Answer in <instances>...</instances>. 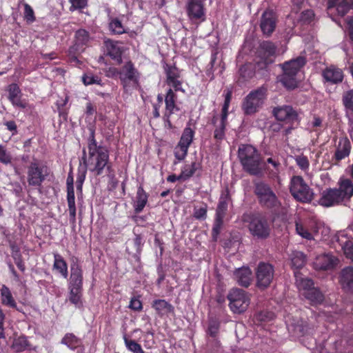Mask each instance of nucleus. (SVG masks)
<instances>
[{"label":"nucleus","mask_w":353,"mask_h":353,"mask_svg":"<svg viewBox=\"0 0 353 353\" xmlns=\"http://www.w3.org/2000/svg\"><path fill=\"white\" fill-rule=\"evenodd\" d=\"M0 162L6 165L12 163L11 155L7 152L6 150L1 145H0Z\"/></svg>","instance_id":"bf43d9fd"},{"label":"nucleus","mask_w":353,"mask_h":353,"mask_svg":"<svg viewBox=\"0 0 353 353\" xmlns=\"http://www.w3.org/2000/svg\"><path fill=\"white\" fill-rule=\"evenodd\" d=\"M68 99L65 97L63 100V103L61 105H58V112L60 118L63 119V121H66L68 119V112L65 110L63 109V107L68 103Z\"/></svg>","instance_id":"e2e57ef3"},{"label":"nucleus","mask_w":353,"mask_h":353,"mask_svg":"<svg viewBox=\"0 0 353 353\" xmlns=\"http://www.w3.org/2000/svg\"><path fill=\"white\" fill-rule=\"evenodd\" d=\"M353 10V0H327V10L336 11L339 16H345L350 10Z\"/></svg>","instance_id":"aec40b11"},{"label":"nucleus","mask_w":353,"mask_h":353,"mask_svg":"<svg viewBox=\"0 0 353 353\" xmlns=\"http://www.w3.org/2000/svg\"><path fill=\"white\" fill-rule=\"evenodd\" d=\"M188 152V148L177 145L174 149V157L179 161H183L186 157Z\"/></svg>","instance_id":"13d9d810"},{"label":"nucleus","mask_w":353,"mask_h":353,"mask_svg":"<svg viewBox=\"0 0 353 353\" xmlns=\"http://www.w3.org/2000/svg\"><path fill=\"white\" fill-rule=\"evenodd\" d=\"M296 285L299 290L303 291V293H307L309 290L314 287V282L312 279L307 277H303L299 273H295Z\"/></svg>","instance_id":"f704fd0d"},{"label":"nucleus","mask_w":353,"mask_h":353,"mask_svg":"<svg viewBox=\"0 0 353 353\" xmlns=\"http://www.w3.org/2000/svg\"><path fill=\"white\" fill-rule=\"evenodd\" d=\"M339 188H327L323 190L319 203L324 207L339 205L345 201H350L353 196V183L349 179H341Z\"/></svg>","instance_id":"7ed1b4c3"},{"label":"nucleus","mask_w":353,"mask_h":353,"mask_svg":"<svg viewBox=\"0 0 353 353\" xmlns=\"http://www.w3.org/2000/svg\"><path fill=\"white\" fill-rule=\"evenodd\" d=\"M224 92H225V95H224L225 99H224L223 105L222 106L220 121L219 123L225 124L227 125H228V116L229 114L228 110H229L230 104L232 97V91L231 90L228 89L226 90H224Z\"/></svg>","instance_id":"473e14b6"},{"label":"nucleus","mask_w":353,"mask_h":353,"mask_svg":"<svg viewBox=\"0 0 353 353\" xmlns=\"http://www.w3.org/2000/svg\"><path fill=\"white\" fill-rule=\"evenodd\" d=\"M342 249L345 256L353 261V241H346L342 245Z\"/></svg>","instance_id":"6e6d98bb"},{"label":"nucleus","mask_w":353,"mask_h":353,"mask_svg":"<svg viewBox=\"0 0 353 353\" xmlns=\"http://www.w3.org/2000/svg\"><path fill=\"white\" fill-rule=\"evenodd\" d=\"M226 125L219 123L214 126V139L216 143H221L225 137Z\"/></svg>","instance_id":"09e8293b"},{"label":"nucleus","mask_w":353,"mask_h":353,"mask_svg":"<svg viewBox=\"0 0 353 353\" xmlns=\"http://www.w3.org/2000/svg\"><path fill=\"white\" fill-rule=\"evenodd\" d=\"M68 287L83 288V270L77 259L70 265V276Z\"/></svg>","instance_id":"b1692460"},{"label":"nucleus","mask_w":353,"mask_h":353,"mask_svg":"<svg viewBox=\"0 0 353 353\" xmlns=\"http://www.w3.org/2000/svg\"><path fill=\"white\" fill-rule=\"evenodd\" d=\"M228 299L230 301L229 306L230 310L236 314L244 312L249 304L250 297L245 291L241 289H232L228 294Z\"/></svg>","instance_id":"f8f14e48"},{"label":"nucleus","mask_w":353,"mask_h":353,"mask_svg":"<svg viewBox=\"0 0 353 353\" xmlns=\"http://www.w3.org/2000/svg\"><path fill=\"white\" fill-rule=\"evenodd\" d=\"M208 205L204 202H198L194 205L193 216L196 219H205L207 216Z\"/></svg>","instance_id":"79ce46f5"},{"label":"nucleus","mask_w":353,"mask_h":353,"mask_svg":"<svg viewBox=\"0 0 353 353\" xmlns=\"http://www.w3.org/2000/svg\"><path fill=\"white\" fill-rule=\"evenodd\" d=\"M24 16L28 21L33 22L35 21L34 10L28 3L24 5Z\"/></svg>","instance_id":"052dcab7"},{"label":"nucleus","mask_w":353,"mask_h":353,"mask_svg":"<svg viewBox=\"0 0 353 353\" xmlns=\"http://www.w3.org/2000/svg\"><path fill=\"white\" fill-rule=\"evenodd\" d=\"M152 307L159 316L168 315L174 312V307L164 299H156L153 301Z\"/></svg>","instance_id":"2f4dec72"},{"label":"nucleus","mask_w":353,"mask_h":353,"mask_svg":"<svg viewBox=\"0 0 353 353\" xmlns=\"http://www.w3.org/2000/svg\"><path fill=\"white\" fill-rule=\"evenodd\" d=\"M166 83L180 78L179 70L175 66H168L165 70Z\"/></svg>","instance_id":"864d4df0"},{"label":"nucleus","mask_w":353,"mask_h":353,"mask_svg":"<svg viewBox=\"0 0 353 353\" xmlns=\"http://www.w3.org/2000/svg\"><path fill=\"white\" fill-rule=\"evenodd\" d=\"M296 163L297 165L302 170H307L309 168L310 166V162L306 156L304 155H299L297 156L295 158Z\"/></svg>","instance_id":"4d7b16f0"},{"label":"nucleus","mask_w":353,"mask_h":353,"mask_svg":"<svg viewBox=\"0 0 353 353\" xmlns=\"http://www.w3.org/2000/svg\"><path fill=\"white\" fill-rule=\"evenodd\" d=\"M343 103L347 112H353V90L347 91L343 94Z\"/></svg>","instance_id":"8fccbe9b"},{"label":"nucleus","mask_w":353,"mask_h":353,"mask_svg":"<svg viewBox=\"0 0 353 353\" xmlns=\"http://www.w3.org/2000/svg\"><path fill=\"white\" fill-rule=\"evenodd\" d=\"M90 132L87 139L88 155L85 149L83 150L82 161L88 170L97 176L101 175L104 170L108 176H114L112 163L110 160L108 149L102 145H98L95 139V128L93 125L88 127Z\"/></svg>","instance_id":"f257e3e1"},{"label":"nucleus","mask_w":353,"mask_h":353,"mask_svg":"<svg viewBox=\"0 0 353 353\" xmlns=\"http://www.w3.org/2000/svg\"><path fill=\"white\" fill-rule=\"evenodd\" d=\"M232 199L230 193V190L226 186L222 191L219 199L216 210L215 221H223L225 218L228 208V205L231 202Z\"/></svg>","instance_id":"6ab92c4d"},{"label":"nucleus","mask_w":353,"mask_h":353,"mask_svg":"<svg viewBox=\"0 0 353 353\" xmlns=\"http://www.w3.org/2000/svg\"><path fill=\"white\" fill-rule=\"evenodd\" d=\"M53 267L56 269L61 276L66 279L68 276V265L63 258L59 254H54Z\"/></svg>","instance_id":"e433bc0d"},{"label":"nucleus","mask_w":353,"mask_h":353,"mask_svg":"<svg viewBox=\"0 0 353 353\" xmlns=\"http://www.w3.org/2000/svg\"><path fill=\"white\" fill-rule=\"evenodd\" d=\"M0 298L2 305L8 307L14 308L17 310L20 311V310L17 307V302L13 297L10 290L6 285H3L1 288Z\"/></svg>","instance_id":"7c9ffc66"},{"label":"nucleus","mask_w":353,"mask_h":353,"mask_svg":"<svg viewBox=\"0 0 353 353\" xmlns=\"http://www.w3.org/2000/svg\"><path fill=\"white\" fill-rule=\"evenodd\" d=\"M276 49V46L270 41L260 43L256 54L265 67L274 61Z\"/></svg>","instance_id":"4468645a"},{"label":"nucleus","mask_w":353,"mask_h":353,"mask_svg":"<svg viewBox=\"0 0 353 353\" xmlns=\"http://www.w3.org/2000/svg\"><path fill=\"white\" fill-rule=\"evenodd\" d=\"M272 114L279 121L288 125L287 132L294 129L300 123L299 113L292 106L289 105H279L274 108Z\"/></svg>","instance_id":"9d476101"},{"label":"nucleus","mask_w":353,"mask_h":353,"mask_svg":"<svg viewBox=\"0 0 353 353\" xmlns=\"http://www.w3.org/2000/svg\"><path fill=\"white\" fill-rule=\"evenodd\" d=\"M108 27L112 34H122L126 32L121 21L117 17L110 19Z\"/></svg>","instance_id":"58836bf2"},{"label":"nucleus","mask_w":353,"mask_h":353,"mask_svg":"<svg viewBox=\"0 0 353 353\" xmlns=\"http://www.w3.org/2000/svg\"><path fill=\"white\" fill-rule=\"evenodd\" d=\"M303 222H296V230L297 233L304 239L310 240L313 238L312 234L303 225Z\"/></svg>","instance_id":"5fc2aeb1"},{"label":"nucleus","mask_w":353,"mask_h":353,"mask_svg":"<svg viewBox=\"0 0 353 353\" xmlns=\"http://www.w3.org/2000/svg\"><path fill=\"white\" fill-rule=\"evenodd\" d=\"M28 342L26 337L20 336L15 339L12 345V348L17 352H23L27 349Z\"/></svg>","instance_id":"de8ad7c7"},{"label":"nucleus","mask_w":353,"mask_h":353,"mask_svg":"<svg viewBox=\"0 0 353 353\" xmlns=\"http://www.w3.org/2000/svg\"><path fill=\"white\" fill-rule=\"evenodd\" d=\"M199 168L201 165L196 161L192 162L190 165H185L181 169V176H183V181H185L192 176Z\"/></svg>","instance_id":"a19ab883"},{"label":"nucleus","mask_w":353,"mask_h":353,"mask_svg":"<svg viewBox=\"0 0 353 353\" xmlns=\"http://www.w3.org/2000/svg\"><path fill=\"white\" fill-rule=\"evenodd\" d=\"M129 307L134 311H141L143 308L142 303L139 299L133 297L130 300Z\"/></svg>","instance_id":"69168bd1"},{"label":"nucleus","mask_w":353,"mask_h":353,"mask_svg":"<svg viewBox=\"0 0 353 353\" xmlns=\"http://www.w3.org/2000/svg\"><path fill=\"white\" fill-rule=\"evenodd\" d=\"M168 85L172 87L171 88L174 90V92L181 91L184 92L185 90L182 88V81L179 80V79H176L174 80L168 81L166 83Z\"/></svg>","instance_id":"680f3d73"},{"label":"nucleus","mask_w":353,"mask_h":353,"mask_svg":"<svg viewBox=\"0 0 353 353\" xmlns=\"http://www.w3.org/2000/svg\"><path fill=\"white\" fill-rule=\"evenodd\" d=\"M266 96L267 88L263 86L251 91L242 102L241 108L243 113L252 115L257 112L262 107Z\"/></svg>","instance_id":"0eeeda50"},{"label":"nucleus","mask_w":353,"mask_h":353,"mask_svg":"<svg viewBox=\"0 0 353 353\" xmlns=\"http://www.w3.org/2000/svg\"><path fill=\"white\" fill-rule=\"evenodd\" d=\"M69 289V300L76 306L81 305V296L83 288L68 287Z\"/></svg>","instance_id":"ea45409f"},{"label":"nucleus","mask_w":353,"mask_h":353,"mask_svg":"<svg viewBox=\"0 0 353 353\" xmlns=\"http://www.w3.org/2000/svg\"><path fill=\"white\" fill-rule=\"evenodd\" d=\"M85 174H86L85 170H84L81 173H80L79 172V174L77 177V181H76L77 189V190H79L80 192L82 191V185H83V183L85 179Z\"/></svg>","instance_id":"774afa93"},{"label":"nucleus","mask_w":353,"mask_h":353,"mask_svg":"<svg viewBox=\"0 0 353 353\" xmlns=\"http://www.w3.org/2000/svg\"><path fill=\"white\" fill-rule=\"evenodd\" d=\"M255 75V69L254 66L250 64H245L239 69V77L237 80V83L239 86L245 85L246 83L254 77Z\"/></svg>","instance_id":"c756f323"},{"label":"nucleus","mask_w":353,"mask_h":353,"mask_svg":"<svg viewBox=\"0 0 353 353\" xmlns=\"http://www.w3.org/2000/svg\"><path fill=\"white\" fill-rule=\"evenodd\" d=\"M249 230L254 236L264 239L270 234L268 222H250Z\"/></svg>","instance_id":"bb28decb"},{"label":"nucleus","mask_w":353,"mask_h":353,"mask_svg":"<svg viewBox=\"0 0 353 353\" xmlns=\"http://www.w3.org/2000/svg\"><path fill=\"white\" fill-rule=\"evenodd\" d=\"M186 12L190 20L194 23L205 21V10L203 0H188Z\"/></svg>","instance_id":"ddd939ff"},{"label":"nucleus","mask_w":353,"mask_h":353,"mask_svg":"<svg viewBox=\"0 0 353 353\" xmlns=\"http://www.w3.org/2000/svg\"><path fill=\"white\" fill-rule=\"evenodd\" d=\"M307 63L306 58L299 56L295 59L280 64L282 74L278 76V81L288 90H293L299 85L297 74Z\"/></svg>","instance_id":"39448f33"},{"label":"nucleus","mask_w":353,"mask_h":353,"mask_svg":"<svg viewBox=\"0 0 353 353\" xmlns=\"http://www.w3.org/2000/svg\"><path fill=\"white\" fill-rule=\"evenodd\" d=\"M238 158L243 170L252 176H259L263 172L262 157L259 150L250 144L239 147Z\"/></svg>","instance_id":"20e7f679"},{"label":"nucleus","mask_w":353,"mask_h":353,"mask_svg":"<svg viewBox=\"0 0 353 353\" xmlns=\"http://www.w3.org/2000/svg\"><path fill=\"white\" fill-rule=\"evenodd\" d=\"M105 54L110 57L117 65L122 63V55L124 52L123 47L121 46L119 41H114L111 39L105 41Z\"/></svg>","instance_id":"a211bd4d"},{"label":"nucleus","mask_w":353,"mask_h":353,"mask_svg":"<svg viewBox=\"0 0 353 353\" xmlns=\"http://www.w3.org/2000/svg\"><path fill=\"white\" fill-rule=\"evenodd\" d=\"M123 341L127 350L132 353H145L140 344L124 335Z\"/></svg>","instance_id":"a18cd8bd"},{"label":"nucleus","mask_w":353,"mask_h":353,"mask_svg":"<svg viewBox=\"0 0 353 353\" xmlns=\"http://www.w3.org/2000/svg\"><path fill=\"white\" fill-rule=\"evenodd\" d=\"M277 19L275 13L272 10H265L260 19V28L267 37L272 35L276 29Z\"/></svg>","instance_id":"dca6fc26"},{"label":"nucleus","mask_w":353,"mask_h":353,"mask_svg":"<svg viewBox=\"0 0 353 353\" xmlns=\"http://www.w3.org/2000/svg\"><path fill=\"white\" fill-rule=\"evenodd\" d=\"M83 83L88 86L93 84H97L103 86L104 83L102 82L101 77L95 75L92 72H86L82 76Z\"/></svg>","instance_id":"37998d69"},{"label":"nucleus","mask_w":353,"mask_h":353,"mask_svg":"<svg viewBox=\"0 0 353 353\" xmlns=\"http://www.w3.org/2000/svg\"><path fill=\"white\" fill-rule=\"evenodd\" d=\"M234 277L239 285L247 288L252 281V273L249 268L243 267L234 272Z\"/></svg>","instance_id":"cd10ccee"},{"label":"nucleus","mask_w":353,"mask_h":353,"mask_svg":"<svg viewBox=\"0 0 353 353\" xmlns=\"http://www.w3.org/2000/svg\"><path fill=\"white\" fill-rule=\"evenodd\" d=\"M274 267L268 263L261 262L256 271V284L259 288H267L271 283L274 277Z\"/></svg>","instance_id":"2eb2a0df"},{"label":"nucleus","mask_w":353,"mask_h":353,"mask_svg":"<svg viewBox=\"0 0 353 353\" xmlns=\"http://www.w3.org/2000/svg\"><path fill=\"white\" fill-rule=\"evenodd\" d=\"M290 258L292 267L296 269L302 268L306 263V256L302 252L294 251Z\"/></svg>","instance_id":"4c0bfd02"},{"label":"nucleus","mask_w":353,"mask_h":353,"mask_svg":"<svg viewBox=\"0 0 353 353\" xmlns=\"http://www.w3.org/2000/svg\"><path fill=\"white\" fill-rule=\"evenodd\" d=\"M253 192L259 204L274 214H283L285 209L271 186L263 181L253 182Z\"/></svg>","instance_id":"f03ea898"},{"label":"nucleus","mask_w":353,"mask_h":353,"mask_svg":"<svg viewBox=\"0 0 353 353\" xmlns=\"http://www.w3.org/2000/svg\"><path fill=\"white\" fill-rule=\"evenodd\" d=\"M165 110L163 115V120L165 127L171 130L174 128L172 120L176 115L177 119L179 118L178 112L181 110L180 107L176 104L177 95L172 88H169L164 98Z\"/></svg>","instance_id":"1a4fd4ad"},{"label":"nucleus","mask_w":353,"mask_h":353,"mask_svg":"<svg viewBox=\"0 0 353 353\" xmlns=\"http://www.w3.org/2000/svg\"><path fill=\"white\" fill-rule=\"evenodd\" d=\"M219 330V323L216 321H212L210 322L208 327V333L212 336L215 337Z\"/></svg>","instance_id":"0e129e2a"},{"label":"nucleus","mask_w":353,"mask_h":353,"mask_svg":"<svg viewBox=\"0 0 353 353\" xmlns=\"http://www.w3.org/2000/svg\"><path fill=\"white\" fill-rule=\"evenodd\" d=\"M303 296L306 299L310 301L312 305H318L321 303L324 300V296L318 288L314 286L309 290L307 293H303Z\"/></svg>","instance_id":"72a5a7b5"},{"label":"nucleus","mask_w":353,"mask_h":353,"mask_svg":"<svg viewBox=\"0 0 353 353\" xmlns=\"http://www.w3.org/2000/svg\"><path fill=\"white\" fill-rule=\"evenodd\" d=\"M109 71L112 73V76L119 75L121 85L125 91L139 85L140 73L132 61H126L119 69L110 68Z\"/></svg>","instance_id":"423d86ee"},{"label":"nucleus","mask_w":353,"mask_h":353,"mask_svg":"<svg viewBox=\"0 0 353 353\" xmlns=\"http://www.w3.org/2000/svg\"><path fill=\"white\" fill-rule=\"evenodd\" d=\"M314 17V14L313 11L311 10H307L301 13V21L304 23H309L313 20Z\"/></svg>","instance_id":"338daca9"},{"label":"nucleus","mask_w":353,"mask_h":353,"mask_svg":"<svg viewBox=\"0 0 353 353\" xmlns=\"http://www.w3.org/2000/svg\"><path fill=\"white\" fill-rule=\"evenodd\" d=\"M340 283L346 291L353 292V267L347 266L341 270Z\"/></svg>","instance_id":"a878e982"},{"label":"nucleus","mask_w":353,"mask_h":353,"mask_svg":"<svg viewBox=\"0 0 353 353\" xmlns=\"http://www.w3.org/2000/svg\"><path fill=\"white\" fill-rule=\"evenodd\" d=\"M289 330H292L294 332L295 334L298 336L304 335L307 332L306 325L303 324V322L300 324L297 323H291L288 325Z\"/></svg>","instance_id":"603ef678"},{"label":"nucleus","mask_w":353,"mask_h":353,"mask_svg":"<svg viewBox=\"0 0 353 353\" xmlns=\"http://www.w3.org/2000/svg\"><path fill=\"white\" fill-rule=\"evenodd\" d=\"M351 148L352 145L350 140L347 137H340L336 145V150L332 157V161L336 163L346 157H348L350 154Z\"/></svg>","instance_id":"4be33fe9"},{"label":"nucleus","mask_w":353,"mask_h":353,"mask_svg":"<svg viewBox=\"0 0 353 353\" xmlns=\"http://www.w3.org/2000/svg\"><path fill=\"white\" fill-rule=\"evenodd\" d=\"M322 77L325 82L330 84H337L343 81L344 74L341 68L334 65H330L326 67L322 71Z\"/></svg>","instance_id":"5701e85b"},{"label":"nucleus","mask_w":353,"mask_h":353,"mask_svg":"<svg viewBox=\"0 0 353 353\" xmlns=\"http://www.w3.org/2000/svg\"><path fill=\"white\" fill-rule=\"evenodd\" d=\"M194 134V130L186 126L182 132L178 145L189 148L193 141Z\"/></svg>","instance_id":"c9c22d12"},{"label":"nucleus","mask_w":353,"mask_h":353,"mask_svg":"<svg viewBox=\"0 0 353 353\" xmlns=\"http://www.w3.org/2000/svg\"><path fill=\"white\" fill-rule=\"evenodd\" d=\"M90 40V34L85 29H79L75 32L74 43L70 47V53L75 51H83Z\"/></svg>","instance_id":"393cba45"},{"label":"nucleus","mask_w":353,"mask_h":353,"mask_svg":"<svg viewBox=\"0 0 353 353\" xmlns=\"http://www.w3.org/2000/svg\"><path fill=\"white\" fill-rule=\"evenodd\" d=\"M148 194L144 190L143 186L139 185L133 205L135 213L138 214L143 211L148 203Z\"/></svg>","instance_id":"c85d7f7f"},{"label":"nucleus","mask_w":353,"mask_h":353,"mask_svg":"<svg viewBox=\"0 0 353 353\" xmlns=\"http://www.w3.org/2000/svg\"><path fill=\"white\" fill-rule=\"evenodd\" d=\"M337 262L338 259L334 256L326 253L317 256L313 262V265L318 270H328L333 269Z\"/></svg>","instance_id":"412c9836"},{"label":"nucleus","mask_w":353,"mask_h":353,"mask_svg":"<svg viewBox=\"0 0 353 353\" xmlns=\"http://www.w3.org/2000/svg\"><path fill=\"white\" fill-rule=\"evenodd\" d=\"M27 182L29 186L39 188L49 174L46 165H41L38 160L34 159L27 167Z\"/></svg>","instance_id":"9b49d317"},{"label":"nucleus","mask_w":353,"mask_h":353,"mask_svg":"<svg viewBox=\"0 0 353 353\" xmlns=\"http://www.w3.org/2000/svg\"><path fill=\"white\" fill-rule=\"evenodd\" d=\"M7 91L8 92V99L13 106L21 109L27 108L28 102L26 99H22L23 94L18 84L12 83L8 85Z\"/></svg>","instance_id":"f3484780"},{"label":"nucleus","mask_w":353,"mask_h":353,"mask_svg":"<svg viewBox=\"0 0 353 353\" xmlns=\"http://www.w3.org/2000/svg\"><path fill=\"white\" fill-rule=\"evenodd\" d=\"M290 192L292 196L301 203H310L313 199L312 190L301 176H293L290 180Z\"/></svg>","instance_id":"6e6552de"},{"label":"nucleus","mask_w":353,"mask_h":353,"mask_svg":"<svg viewBox=\"0 0 353 353\" xmlns=\"http://www.w3.org/2000/svg\"><path fill=\"white\" fill-rule=\"evenodd\" d=\"M61 343L70 349L74 350L81 345V340L73 334H66L61 340Z\"/></svg>","instance_id":"c03bdc74"},{"label":"nucleus","mask_w":353,"mask_h":353,"mask_svg":"<svg viewBox=\"0 0 353 353\" xmlns=\"http://www.w3.org/2000/svg\"><path fill=\"white\" fill-rule=\"evenodd\" d=\"M67 201L70 214L74 218L76 214V205L74 188H67Z\"/></svg>","instance_id":"49530a36"},{"label":"nucleus","mask_w":353,"mask_h":353,"mask_svg":"<svg viewBox=\"0 0 353 353\" xmlns=\"http://www.w3.org/2000/svg\"><path fill=\"white\" fill-rule=\"evenodd\" d=\"M69 3L71 4L69 10L71 12L74 10H81L88 6V0H68Z\"/></svg>","instance_id":"3c124183"}]
</instances>
